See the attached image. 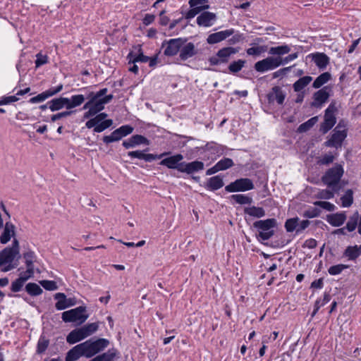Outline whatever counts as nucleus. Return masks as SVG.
Instances as JSON below:
<instances>
[{"label": "nucleus", "instance_id": "1", "mask_svg": "<svg viewBox=\"0 0 361 361\" xmlns=\"http://www.w3.org/2000/svg\"><path fill=\"white\" fill-rule=\"evenodd\" d=\"M20 257L19 242L14 238L11 247H6L0 252V267H3L4 271H10L15 267L12 264L13 260Z\"/></svg>", "mask_w": 361, "mask_h": 361}, {"label": "nucleus", "instance_id": "2", "mask_svg": "<svg viewBox=\"0 0 361 361\" xmlns=\"http://www.w3.org/2000/svg\"><path fill=\"white\" fill-rule=\"evenodd\" d=\"M344 173L341 165L336 164L334 167L328 169L322 177V181L329 188L332 189L336 192L342 188L341 179Z\"/></svg>", "mask_w": 361, "mask_h": 361}, {"label": "nucleus", "instance_id": "3", "mask_svg": "<svg viewBox=\"0 0 361 361\" xmlns=\"http://www.w3.org/2000/svg\"><path fill=\"white\" fill-rule=\"evenodd\" d=\"M107 92V88H103L96 92H92V117L104 109V105L109 103L113 99L112 94H106Z\"/></svg>", "mask_w": 361, "mask_h": 361}, {"label": "nucleus", "instance_id": "4", "mask_svg": "<svg viewBox=\"0 0 361 361\" xmlns=\"http://www.w3.org/2000/svg\"><path fill=\"white\" fill-rule=\"evenodd\" d=\"M85 307L82 306L65 311L62 313V320L66 323L81 324L85 322L88 316L85 314Z\"/></svg>", "mask_w": 361, "mask_h": 361}, {"label": "nucleus", "instance_id": "5", "mask_svg": "<svg viewBox=\"0 0 361 361\" xmlns=\"http://www.w3.org/2000/svg\"><path fill=\"white\" fill-rule=\"evenodd\" d=\"M253 226L255 228L260 230L257 238L263 240H267L274 235V231L271 228L276 226V221L275 219L259 220L255 221Z\"/></svg>", "mask_w": 361, "mask_h": 361}, {"label": "nucleus", "instance_id": "6", "mask_svg": "<svg viewBox=\"0 0 361 361\" xmlns=\"http://www.w3.org/2000/svg\"><path fill=\"white\" fill-rule=\"evenodd\" d=\"M346 137L347 130L345 126L343 125L341 122H339L334 130V133L330 138L324 142V145L326 147H329L340 148Z\"/></svg>", "mask_w": 361, "mask_h": 361}, {"label": "nucleus", "instance_id": "7", "mask_svg": "<svg viewBox=\"0 0 361 361\" xmlns=\"http://www.w3.org/2000/svg\"><path fill=\"white\" fill-rule=\"evenodd\" d=\"M82 356L90 357V339L71 348L67 353L65 361H75Z\"/></svg>", "mask_w": 361, "mask_h": 361}, {"label": "nucleus", "instance_id": "8", "mask_svg": "<svg viewBox=\"0 0 361 361\" xmlns=\"http://www.w3.org/2000/svg\"><path fill=\"white\" fill-rule=\"evenodd\" d=\"M238 49L232 47H224L219 49L215 56L209 58L208 61L212 66H217L228 62L231 56L235 54Z\"/></svg>", "mask_w": 361, "mask_h": 361}, {"label": "nucleus", "instance_id": "9", "mask_svg": "<svg viewBox=\"0 0 361 361\" xmlns=\"http://www.w3.org/2000/svg\"><path fill=\"white\" fill-rule=\"evenodd\" d=\"M337 111L336 104L331 102L325 111L324 121L321 125V130L323 133H326L333 128L336 122L335 113Z\"/></svg>", "mask_w": 361, "mask_h": 361}, {"label": "nucleus", "instance_id": "10", "mask_svg": "<svg viewBox=\"0 0 361 361\" xmlns=\"http://www.w3.org/2000/svg\"><path fill=\"white\" fill-rule=\"evenodd\" d=\"M133 131V128L129 125L122 126L113 131L109 135L104 136L102 140L104 143L109 144L118 141L123 137L130 135Z\"/></svg>", "mask_w": 361, "mask_h": 361}, {"label": "nucleus", "instance_id": "11", "mask_svg": "<svg viewBox=\"0 0 361 361\" xmlns=\"http://www.w3.org/2000/svg\"><path fill=\"white\" fill-rule=\"evenodd\" d=\"M253 188L252 181L247 178L237 179L225 187V190L228 192L247 191Z\"/></svg>", "mask_w": 361, "mask_h": 361}, {"label": "nucleus", "instance_id": "12", "mask_svg": "<svg viewBox=\"0 0 361 361\" xmlns=\"http://www.w3.org/2000/svg\"><path fill=\"white\" fill-rule=\"evenodd\" d=\"M280 66H281V62L279 61V57L269 56L255 63V69L257 72L263 73L275 69Z\"/></svg>", "mask_w": 361, "mask_h": 361}, {"label": "nucleus", "instance_id": "13", "mask_svg": "<svg viewBox=\"0 0 361 361\" xmlns=\"http://www.w3.org/2000/svg\"><path fill=\"white\" fill-rule=\"evenodd\" d=\"M106 117L107 114L106 113H100L92 118L91 125L94 132L101 133L113 124V121L106 119Z\"/></svg>", "mask_w": 361, "mask_h": 361}, {"label": "nucleus", "instance_id": "14", "mask_svg": "<svg viewBox=\"0 0 361 361\" xmlns=\"http://www.w3.org/2000/svg\"><path fill=\"white\" fill-rule=\"evenodd\" d=\"M90 335V324H87L83 327L71 331L66 337V341L69 344L76 343Z\"/></svg>", "mask_w": 361, "mask_h": 361}, {"label": "nucleus", "instance_id": "15", "mask_svg": "<svg viewBox=\"0 0 361 361\" xmlns=\"http://www.w3.org/2000/svg\"><path fill=\"white\" fill-rule=\"evenodd\" d=\"M187 39L183 38L171 39L164 42L162 47L166 45L164 49V54L168 56H175L180 51L181 47L186 42Z\"/></svg>", "mask_w": 361, "mask_h": 361}, {"label": "nucleus", "instance_id": "16", "mask_svg": "<svg viewBox=\"0 0 361 361\" xmlns=\"http://www.w3.org/2000/svg\"><path fill=\"white\" fill-rule=\"evenodd\" d=\"M183 159L180 154H178L162 159L160 162L161 165L166 166L169 169H177L181 172L183 162H180Z\"/></svg>", "mask_w": 361, "mask_h": 361}, {"label": "nucleus", "instance_id": "17", "mask_svg": "<svg viewBox=\"0 0 361 361\" xmlns=\"http://www.w3.org/2000/svg\"><path fill=\"white\" fill-rule=\"evenodd\" d=\"M329 97V94L327 92V87H324L314 93L313 102L310 106L314 108H321L327 102Z\"/></svg>", "mask_w": 361, "mask_h": 361}, {"label": "nucleus", "instance_id": "18", "mask_svg": "<svg viewBox=\"0 0 361 361\" xmlns=\"http://www.w3.org/2000/svg\"><path fill=\"white\" fill-rule=\"evenodd\" d=\"M286 98V93L279 86H274L271 91L267 94V99L269 104L276 101L279 104H283Z\"/></svg>", "mask_w": 361, "mask_h": 361}, {"label": "nucleus", "instance_id": "19", "mask_svg": "<svg viewBox=\"0 0 361 361\" xmlns=\"http://www.w3.org/2000/svg\"><path fill=\"white\" fill-rule=\"evenodd\" d=\"M110 344L109 339L92 337V356L104 350Z\"/></svg>", "mask_w": 361, "mask_h": 361}, {"label": "nucleus", "instance_id": "20", "mask_svg": "<svg viewBox=\"0 0 361 361\" xmlns=\"http://www.w3.org/2000/svg\"><path fill=\"white\" fill-rule=\"evenodd\" d=\"M166 153L161 154L159 155L153 154H145V151H131L128 152V155L130 158H137L139 159H143L145 161L151 162L154 160L161 159L163 157Z\"/></svg>", "mask_w": 361, "mask_h": 361}, {"label": "nucleus", "instance_id": "21", "mask_svg": "<svg viewBox=\"0 0 361 361\" xmlns=\"http://www.w3.org/2000/svg\"><path fill=\"white\" fill-rule=\"evenodd\" d=\"M197 54V49L192 42L185 43L180 49L179 58L182 61H186Z\"/></svg>", "mask_w": 361, "mask_h": 361}, {"label": "nucleus", "instance_id": "22", "mask_svg": "<svg viewBox=\"0 0 361 361\" xmlns=\"http://www.w3.org/2000/svg\"><path fill=\"white\" fill-rule=\"evenodd\" d=\"M142 144L149 145V142L145 137L141 135H134L128 140H124L123 142V146L126 149L135 147Z\"/></svg>", "mask_w": 361, "mask_h": 361}, {"label": "nucleus", "instance_id": "23", "mask_svg": "<svg viewBox=\"0 0 361 361\" xmlns=\"http://www.w3.org/2000/svg\"><path fill=\"white\" fill-rule=\"evenodd\" d=\"M234 33L233 29L226 30L209 35L207 39L208 44H214L220 42Z\"/></svg>", "mask_w": 361, "mask_h": 361}, {"label": "nucleus", "instance_id": "24", "mask_svg": "<svg viewBox=\"0 0 361 361\" xmlns=\"http://www.w3.org/2000/svg\"><path fill=\"white\" fill-rule=\"evenodd\" d=\"M3 228V232L0 235V243L1 244H6L11 240V238L15 235L16 227L11 221H7L5 225H4Z\"/></svg>", "mask_w": 361, "mask_h": 361}, {"label": "nucleus", "instance_id": "25", "mask_svg": "<svg viewBox=\"0 0 361 361\" xmlns=\"http://www.w3.org/2000/svg\"><path fill=\"white\" fill-rule=\"evenodd\" d=\"M262 38H256L255 41L251 44L252 47L248 48L246 50V53L249 56H259L261 54L264 53L267 51L268 47L267 45L256 46L259 43L263 42Z\"/></svg>", "mask_w": 361, "mask_h": 361}, {"label": "nucleus", "instance_id": "26", "mask_svg": "<svg viewBox=\"0 0 361 361\" xmlns=\"http://www.w3.org/2000/svg\"><path fill=\"white\" fill-rule=\"evenodd\" d=\"M345 220L346 214L344 212L331 214L326 216L327 222L335 227H339L342 226Z\"/></svg>", "mask_w": 361, "mask_h": 361}, {"label": "nucleus", "instance_id": "27", "mask_svg": "<svg viewBox=\"0 0 361 361\" xmlns=\"http://www.w3.org/2000/svg\"><path fill=\"white\" fill-rule=\"evenodd\" d=\"M204 169V163L200 161H194L190 163L183 162L181 172L188 174L201 171Z\"/></svg>", "mask_w": 361, "mask_h": 361}, {"label": "nucleus", "instance_id": "28", "mask_svg": "<svg viewBox=\"0 0 361 361\" xmlns=\"http://www.w3.org/2000/svg\"><path fill=\"white\" fill-rule=\"evenodd\" d=\"M216 20V15L213 13L205 11L197 18V23L200 26L209 27Z\"/></svg>", "mask_w": 361, "mask_h": 361}, {"label": "nucleus", "instance_id": "29", "mask_svg": "<svg viewBox=\"0 0 361 361\" xmlns=\"http://www.w3.org/2000/svg\"><path fill=\"white\" fill-rule=\"evenodd\" d=\"M311 57L316 66L320 69H324L329 63V58L324 53L312 54Z\"/></svg>", "mask_w": 361, "mask_h": 361}, {"label": "nucleus", "instance_id": "30", "mask_svg": "<svg viewBox=\"0 0 361 361\" xmlns=\"http://www.w3.org/2000/svg\"><path fill=\"white\" fill-rule=\"evenodd\" d=\"M66 103H68L67 97L55 98L49 101V109L53 112L56 111L64 107L66 108Z\"/></svg>", "mask_w": 361, "mask_h": 361}, {"label": "nucleus", "instance_id": "31", "mask_svg": "<svg viewBox=\"0 0 361 361\" xmlns=\"http://www.w3.org/2000/svg\"><path fill=\"white\" fill-rule=\"evenodd\" d=\"M54 299L57 300L55 307L58 310H63L73 305V304H68V298L63 293H57L54 295Z\"/></svg>", "mask_w": 361, "mask_h": 361}, {"label": "nucleus", "instance_id": "32", "mask_svg": "<svg viewBox=\"0 0 361 361\" xmlns=\"http://www.w3.org/2000/svg\"><path fill=\"white\" fill-rule=\"evenodd\" d=\"M118 355V350L115 348L109 349L106 353L99 355L92 359V361H115Z\"/></svg>", "mask_w": 361, "mask_h": 361}, {"label": "nucleus", "instance_id": "33", "mask_svg": "<svg viewBox=\"0 0 361 361\" xmlns=\"http://www.w3.org/2000/svg\"><path fill=\"white\" fill-rule=\"evenodd\" d=\"M224 186V181L219 176H215L208 179L205 188L210 190H216Z\"/></svg>", "mask_w": 361, "mask_h": 361}, {"label": "nucleus", "instance_id": "34", "mask_svg": "<svg viewBox=\"0 0 361 361\" xmlns=\"http://www.w3.org/2000/svg\"><path fill=\"white\" fill-rule=\"evenodd\" d=\"M312 80L311 76H304L295 81L293 85L295 92H300Z\"/></svg>", "mask_w": 361, "mask_h": 361}, {"label": "nucleus", "instance_id": "35", "mask_svg": "<svg viewBox=\"0 0 361 361\" xmlns=\"http://www.w3.org/2000/svg\"><path fill=\"white\" fill-rule=\"evenodd\" d=\"M350 260H355L361 255V245L348 246L344 252Z\"/></svg>", "mask_w": 361, "mask_h": 361}, {"label": "nucleus", "instance_id": "36", "mask_svg": "<svg viewBox=\"0 0 361 361\" xmlns=\"http://www.w3.org/2000/svg\"><path fill=\"white\" fill-rule=\"evenodd\" d=\"M85 101V97L82 94L73 95L70 99L68 98V103H66V109H71L81 105Z\"/></svg>", "mask_w": 361, "mask_h": 361}, {"label": "nucleus", "instance_id": "37", "mask_svg": "<svg viewBox=\"0 0 361 361\" xmlns=\"http://www.w3.org/2000/svg\"><path fill=\"white\" fill-rule=\"evenodd\" d=\"M290 47L287 45H281L278 47H272L269 49V54L271 55H276V57H281V56L286 54L290 51Z\"/></svg>", "mask_w": 361, "mask_h": 361}, {"label": "nucleus", "instance_id": "38", "mask_svg": "<svg viewBox=\"0 0 361 361\" xmlns=\"http://www.w3.org/2000/svg\"><path fill=\"white\" fill-rule=\"evenodd\" d=\"M244 213L256 218H261L265 216V211L262 207L255 206L245 208Z\"/></svg>", "mask_w": 361, "mask_h": 361}, {"label": "nucleus", "instance_id": "39", "mask_svg": "<svg viewBox=\"0 0 361 361\" xmlns=\"http://www.w3.org/2000/svg\"><path fill=\"white\" fill-rule=\"evenodd\" d=\"M25 289L27 294L32 297L38 296L43 292L42 288L38 284L33 282L27 283Z\"/></svg>", "mask_w": 361, "mask_h": 361}, {"label": "nucleus", "instance_id": "40", "mask_svg": "<svg viewBox=\"0 0 361 361\" xmlns=\"http://www.w3.org/2000/svg\"><path fill=\"white\" fill-rule=\"evenodd\" d=\"M23 257L25 259L26 267L35 269L34 262L36 261L37 258L35 252L29 250L23 253Z\"/></svg>", "mask_w": 361, "mask_h": 361}, {"label": "nucleus", "instance_id": "41", "mask_svg": "<svg viewBox=\"0 0 361 361\" xmlns=\"http://www.w3.org/2000/svg\"><path fill=\"white\" fill-rule=\"evenodd\" d=\"M330 79L331 74L329 73H323L314 80L312 87L314 88H319L324 84L326 83Z\"/></svg>", "mask_w": 361, "mask_h": 361}, {"label": "nucleus", "instance_id": "42", "mask_svg": "<svg viewBox=\"0 0 361 361\" xmlns=\"http://www.w3.org/2000/svg\"><path fill=\"white\" fill-rule=\"evenodd\" d=\"M342 207H349L353 202V192L351 189L346 190L345 194L341 197Z\"/></svg>", "mask_w": 361, "mask_h": 361}, {"label": "nucleus", "instance_id": "43", "mask_svg": "<svg viewBox=\"0 0 361 361\" xmlns=\"http://www.w3.org/2000/svg\"><path fill=\"white\" fill-rule=\"evenodd\" d=\"M358 220H359V214H358V212H356L349 218V219L346 224L345 228L348 230V231L352 232L356 228V227L357 226Z\"/></svg>", "mask_w": 361, "mask_h": 361}, {"label": "nucleus", "instance_id": "44", "mask_svg": "<svg viewBox=\"0 0 361 361\" xmlns=\"http://www.w3.org/2000/svg\"><path fill=\"white\" fill-rule=\"evenodd\" d=\"M246 61L245 60L238 59L230 63L228 68L230 73H236L239 72L245 66Z\"/></svg>", "mask_w": 361, "mask_h": 361}, {"label": "nucleus", "instance_id": "45", "mask_svg": "<svg viewBox=\"0 0 361 361\" xmlns=\"http://www.w3.org/2000/svg\"><path fill=\"white\" fill-rule=\"evenodd\" d=\"M191 8H192V9L188 11L185 15L186 19H191V18H194L196 15H197L202 11L208 9L209 8V6L208 4H207V5L195 6V7H191Z\"/></svg>", "mask_w": 361, "mask_h": 361}, {"label": "nucleus", "instance_id": "46", "mask_svg": "<svg viewBox=\"0 0 361 361\" xmlns=\"http://www.w3.org/2000/svg\"><path fill=\"white\" fill-rule=\"evenodd\" d=\"M231 198L235 202L240 204H251L252 202V199L251 197L241 194L233 195L231 196Z\"/></svg>", "mask_w": 361, "mask_h": 361}, {"label": "nucleus", "instance_id": "47", "mask_svg": "<svg viewBox=\"0 0 361 361\" xmlns=\"http://www.w3.org/2000/svg\"><path fill=\"white\" fill-rule=\"evenodd\" d=\"M139 54H137L135 57L134 58H132L133 57V54L132 53H130L129 55H128V58H130V60H129V63H135L136 62H143V63H146L149 60V57L147 56H145L142 52H141V49L140 48L139 49Z\"/></svg>", "mask_w": 361, "mask_h": 361}, {"label": "nucleus", "instance_id": "48", "mask_svg": "<svg viewBox=\"0 0 361 361\" xmlns=\"http://www.w3.org/2000/svg\"><path fill=\"white\" fill-rule=\"evenodd\" d=\"M298 220L299 219L298 217L287 219L285 223V228L286 231L288 232H293V231L297 230Z\"/></svg>", "mask_w": 361, "mask_h": 361}, {"label": "nucleus", "instance_id": "49", "mask_svg": "<svg viewBox=\"0 0 361 361\" xmlns=\"http://www.w3.org/2000/svg\"><path fill=\"white\" fill-rule=\"evenodd\" d=\"M49 344V341L48 339H46L44 337H40L37 345V353L38 354H42L45 352L47 349Z\"/></svg>", "mask_w": 361, "mask_h": 361}, {"label": "nucleus", "instance_id": "50", "mask_svg": "<svg viewBox=\"0 0 361 361\" xmlns=\"http://www.w3.org/2000/svg\"><path fill=\"white\" fill-rule=\"evenodd\" d=\"M233 166V161L230 158H224L216 163V167L219 171L226 170Z\"/></svg>", "mask_w": 361, "mask_h": 361}, {"label": "nucleus", "instance_id": "51", "mask_svg": "<svg viewBox=\"0 0 361 361\" xmlns=\"http://www.w3.org/2000/svg\"><path fill=\"white\" fill-rule=\"evenodd\" d=\"M317 121V117H312L309 119L307 121L302 123L299 128L298 131L300 132H305L310 130Z\"/></svg>", "mask_w": 361, "mask_h": 361}, {"label": "nucleus", "instance_id": "52", "mask_svg": "<svg viewBox=\"0 0 361 361\" xmlns=\"http://www.w3.org/2000/svg\"><path fill=\"white\" fill-rule=\"evenodd\" d=\"M334 193L336 192L334 191L332 189L322 190L319 191L318 193L317 194V197L319 199L329 200L332 199L334 197Z\"/></svg>", "mask_w": 361, "mask_h": 361}, {"label": "nucleus", "instance_id": "53", "mask_svg": "<svg viewBox=\"0 0 361 361\" xmlns=\"http://www.w3.org/2000/svg\"><path fill=\"white\" fill-rule=\"evenodd\" d=\"M321 210L317 207H310L305 210L302 216L305 218H314L320 215Z\"/></svg>", "mask_w": 361, "mask_h": 361}, {"label": "nucleus", "instance_id": "54", "mask_svg": "<svg viewBox=\"0 0 361 361\" xmlns=\"http://www.w3.org/2000/svg\"><path fill=\"white\" fill-rule=\"evenodd\" d=\"M34 268L26 267V271L20 273L18 279L25 283L28 279L34 276Z\"/></svg>", "mask_w": 361, "mask_h": 361}, {"label": "nucleus", "instance_id": "55", "mask_svg": "<svg viewBox=\"0 0 361 361\" xmlns=\"http://www.w3.org/2000/svg\"><path fill=\"white\" fill-rule=\"evenodd\" d=\"M314 204L329 212H333L336 209V206L334 204L326 201H317L314 202Z\"/></svg>", "mask_w": 361, "mask_h": 361}, {"label": "nucleus", "instance_id": "56", "mask_svg": "<svg viewBox=\"0 0 361 361\" xmlns=\"http://www.w3.org/2000/svg\"><path fill=\"white\" fill-rule=\"evenodd\" d=\"M348 268V265L345 264H337L329 267L328 271L331 275H337L341 274L343 270Z\"/></svg>", "mask_w": 361, "mask_h": 361}, {"label": "nucleus", "instance_id": "57", "mask_svg": "<svg viewBox=\"0 0 361 361\" xmlns=\"http://www.w3.org/2000/svg\"><path fill=\"white\" fill-rule=\"evenodd\" d=\"M39 283L47 290H54L57 289V285L54 281L42 280L39 281Z\"/></svg>", "mask_w": 361, "mask_h": 361}, {"label": "nucleus", "instance_id": "58", "mask_svg": "<svg viewBox=\"0 0 361 361\" xmlns=\"http://www.w3.org/2000/svg\"><path fill=\"white\" fill-rule=\"evenodd\" d=\"M24 284L25 282L18 278L11 283V290L13 293L19 292L23 289Z\"/></svg>", "mask_w": 361, "mask_h": 361}, {"label": "nucleus", "instance_id": "59", "mask_svg": "<svg viewBox=\"0 0 361 361\" xmlns=\"http://www.w3.org/2000/svg\"><path fill=\"white\" fill-rule=\"evenodd\" d=\"M335 159V157L331 154H326L322 156L317 161L320 165H328L332 163Z\"/></svg>", "mask_w": 361, "mask_h": 361}, {"label": "nucleus", "instance_id": "60", "mask_svg": "<svg viewBox=\"0 0 361 361\" xmlns=\"http://www.w3.org/2000/svg\"><path fill=\"white\" fill-rule=\"evenodd\" d=\"M47 98H49V97H48L46 91H44V92L37 94V96L30 98L29 100V102L31 104L39 103V102H42L44 101Z\"/></svg>", "mask_w": 361, "mask_h": 361}, {"label": "nucleus", "instance_id": "61", "mask_svg": "<svg viewBox=\"0 0 361 361\" xmlns=\"http://www.w3.org/2000/svg\"><path fill=\"white\" fill-rule=\"evenodd\" d=\"M19 100V97H16V95L11 96H4L0 98L1 104L2 105H8L11 103L18 102Z\"/></svg>", "mask_w": 361, "mask_h": 361}, {"label": "nucleus", "instance_id": "62", "mask_svg": "<svg viewBox=\"0 0 361 361\" xmlns=\"http://www.w3.org/2000/svg\"><path fill=\"white\" fill-rule=\"evenodd\" d=\"M36 57H37V59L35 60L36 67H39L44 64H46L48 62V57L47 55H43L42 54H37Z\"/></svg>", "mask_w": 361, "mask_h": 361}, {"label": "nucleus", "instance_id": "63", "mask_svg": "<svg viewBox=\"0 0 361 361\" xmlns=\"http://www.w3.org/2000/svg\"><path fill=\"white\" fill-rule=\"evenodd\" d=\"M63 86L62 84H59L56 87H50L49 89L47 90L46 92H47L48 97H51L54 95L57 94L59 92H60L63 90Z\"/></svg>", "mask_w": 361, "mask_h": 361}, {"label": "nucleus", "instance_id": "64", "mask_svg": "<svg viewBox=\"0 0 361 361\" xmlns=\"http://www.w3.org/2000/svg\"><path fill=\"white\" fill-rule=\"evenodd\" d=\"M72 111H66L63 112L58 113L56 114H54L51 117V120L52 122H55L56 121L61 119L64 117H67L68 116H70L71 114Z\"/></svg>", "mask_w": 361, "mask_h": 361}]
</instances>
